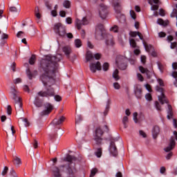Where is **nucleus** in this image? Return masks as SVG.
I'll use <instances>...</instances> for the list:
<instances>
[{
    "instance_id": "obj_1",
    "label": "nucleus",
    "mask_w": 177,
    "mask_h": 177,
    "mask_svg": "<svg viewBox=\"0 0 177 177\" xmlns=\"http://www.w3.org/2000/svg\"><path fill=\"white\" fill-rule=\"evenodd\" d=\"M62 60V55H46L39 62V68L41 71L40 81L44 86H52L55 85V77L59 73V62Z\"/></svg>"
},
{
    "instance_id": "obj_2",
    "label": "nucleus",
    "mask_w": 177,
    "mask_h": 177,
    "mask_svg": "<svg viewBox=\"0 0 177 177\" xmlns=\"http://www.w3.org/2000/svg\"><path fill=\"white\" fill-rule=\"evenodd\" d=\"M53 30L60 38H68L69 39H73V33H67L66 30V26H63L61 23H57L54 25Z\"/></svg>"
},
{
    "instance_id": "obj_3",
    "label": "nucleus",
    "mask_w": 177,
    "mask_h": 177,
    "mask_svg": "<svg viewBox=\"0 0 177 177\" xmlns=\"http://www.w3.org/2000/svg\"><path fill=\"white\" fill-rule=\"evenodd\" d=\"M11 93L12 95V99L15 102L16 111H23V103L21 102V97L19 96V91L16 90L15 86L11 87Z\"/></svg>"
},
{
    "instance_id": "obj_4",
    "label": "nucleus",
    "mask_w": 177,
    "mask_h": 177,
    "mask_svg": "<svg viewBox=\"0 0 177 177\" xmlns=\"http://www.w3.org/2000/svg\"><path fill=\"white\" fill-rule=\"evenodd\" d=\"M176 140H177V131H174L173 132V136H171L169 139L168 146L165 148V151H166V153H168L171 151V150H174V149H175V146L176 145Z\"/></svg>"
},
{
    "instance_id": "obj_5",
    "label": "nucleus",
    "mask_w": 177,
    "mask_h": 177,
    "mask_svg": "<svg viewBox=\"0 0 177 177\" xmlns=\"http://www.w3.org/2000/svg\"><path fill=\"white\" fill-rule=\"evenodd\" d=\"M114 1L115 0H111V1L113 3L117 19H118V20H120V19H123V20H125V15L121 14V10H122V8H121V4Z\"/></svg>"
},
{
    "instance_id": "obj_6",
    "label": "nucleus",
    "mask_w": 177,
    "mask_h": 177,
    "mask_svg": "<svg viewBox=\"0 0 177 177\" xmlns=\"http://www.w3.org/2000/svg\"><path fill=\"white\" fill-rule=\"evenodd\" d=\"M116 65L121 70L127 68V57L122 55H118L115 61Z\"/></svg>"
},
{
    "instance_id": "obj_7",
    "label": "nucleus",
    "mask_w": 177,
    "mask_h": 177,
    "mask_svg": "<svg viewBox=\"0 0 177 177\" xmlns=\"http://www.w3.org/2000/svg\"><path fill=\"white\" fill-rule=\"evenodd\" d=\"M102 136H103V131L98 127L96 128L94 133V140L97 145H102V140H103Z\"/></svg>"
},
{
    "instance_id": "obj_8",
    "label": "nucleus",
    "mask_w": 177,
    "mask_h": 177,
    "mask_svg": "<svg viewBox=\"0 0 177 177\" xmlns=\"http://www.w3.org/2000/svg\"><path fill=\"white\" fill-rule=\"evenodd\" d=\"M37 96H40L41 97H52L55 96V89L52 87L48 88L45 91L38 92Z\"/></svg>"
},
{
    "instance_id": "obj_9",
    "label": "nucleus",
    "mask_w": 177,
    "mask_h": 177,
    "mask_svg": "<svg viewBox=\"0 0 177 177\" xmlns=\"http://www.w3.org/2000/svg\"><path fill=\"white\" fill-rule=\"evenodd\" d=\"M106 34H104V28L103 25L100 24L95 28V38L96 39H103L106 37Z\"/></svg>"
},
{
    "instance_id": "obj_10",
    "label": "nucleus",
    "mask_w": 177,
    "mask_h": 177,
    "mask_svg": "<svg viewBox=\"0 0 177 177\" xmlns=\"http://www.w3.org/2000/svg\"><path fill=\"white\" fill-rule=\"evenodd\" d=\"M156 89L157 92L160 93V95H158V100H159L160 103H161V104L168 103V100H167L165 95H164V89L162 88H160L158 86H156Z\"/></svg>"
},
{
    "instance_id": "obj_11",
    "label": "nucleus",
    "mask_w": 177,
    "mask_h": 177,
    "mask_svg": "<svg viewBox=\"0 0 177 177\" xmlns=\"http://www.w3.org/2000/svg\"><path fill=\"white\" fill-rule=\"evenodd\" d=\"M99 16L101 19H106L109 15V10H107V6L104 4H101L98 9Z\"/></svg>"
},
{
    "instance_id": "obj_12",
    "label": "nucleus",
    "mask_w": 177,
    "mask_h": 177,
    "mask_svg": "<svg viewBox=\"0 0 177 177\" xmlns=\"http://www.w3.org/2000/svg\"><path fill=\"white\" fill-rule=\"evenodd\" d=\"M75 23L77 30H81L82 26H86V24H89V21H88L86 17H83L82 20L76 19Z\"/></svg>"
},
{
    "instance_id": "obj_13",
    "label": "nucleus",
    "mask_w": 177,
    "mask_h": 177,
    "mask_svg": "<svg viewBox=\"0 0 177 177\" xmlns=\"http://www.w3.org/2000/svg\"><path fill=\"white\" fill-rule=\"evenodd\" d=\"M89 67L91 73H96V70H97L98 71H100V70H102V65L99 62L90 64Z\"/></svg>"
},
{
    "instance_id": "obj_14",
    "label": "nucleus",
    "mask_w": 177,
    "mask_h": 177,
    "mask_svg": "<svg viewBox=\"0 0 177 177\" xmlns=\"http://www.w3.org/2000/svg\"><path fill=\"white\" fill-rule=\"evenodd\" d=\"M105 43L108 46H113L114 45V39L111 35H105Z\"/></svg>"
},
{
    "instance_id": "obj_15",
    "label": "nucleus",
    "mask_w": 177,
    "mask_h": 177,
    "mask_svg": "<svg viewBox=\"0 0 177 177\" xmlns=\"http://www.w3.org/2000/svg\"><path fill=\"white\" fill-rule=\"evenodd\" d=\"M65 120H66V117L59 116L54 119L52 122V124H53L55 127H57V125H62V124H63V122Z\"/></svg>"
},
{
    "instance_id": "obj_16",
    "label": "nucleus",
    "mask_w": 177,
    "mask_h": 177,
    "mask_svg": "<svg viewBox=\"0 0 177 177\" xmlns=\"http://www.w3.org/2000/svg\"><path fill=\"white\" fill-rule=\"evenodd\" d=\"M109 151L113 157H115L118 154V152L117 151V147H115V144L113 141L111 142Z\"/></svg>"
},
{
    "instance_id": "obj_17",
    "label": "nucleus",
    "mask_w": 177,
    "mask_h": 177,
    "mask_svg": "<svg viewBox=\"0 0 177 177\" xmlns=\"http://www.w3.org/2000/svg\"><path fill=\"white\" fill-rule=\"evenodd\" d=\"M45 110L41 112L42 115L49 114L53 110V105L50 103L45 104Z\"/></svg>"
},
{
    "instance_id": "obj_18",
    "label": "nucleus",
    "mask_w": 177,
    "mask_h": 177,
    "mask_svg": "<svg viewBox=\"0 0 177 177\" xmlns=\"http://www.w3.org/2000/svg\"><path fill=\"white\" fill-rule=\"evenodd\" d=\"M26 75L30 80H32V78H35L37 75H38V71L35 70V71H31L30 68H28L26 70Z\"/></svg>"
},
{
    "instance_id": "obj_19",
    "label": "nucleus",
    "mask_w": 177,
    "mask_h": 177,
    "mask_svg": "<svg viewBox=\"0 0 177 177\" xmlns=\"http://www.w3.org/2000/svg\"><path fill=\"white\" fill-rule=\"evenodd\" d=\"M62 52H64V53L66 56V57L70 58V55H71V53L73 51H72L71 47H70V46H65L62 47Z\"/></svg>"
},
{
    "instance_id": "obj_20",
    "label": "nucleus",
    "mask_w": 177,
    "mask_h": 177,
    "mask_svg": "<svg viewBox=\"0 0 177 177\" xmlns=\"http://www.w3.org/2000/svg\"><path fill=\"white\" fill-rule=\"evenodd\" d=\"M13 164L17 168L21 165V159L19 156H13Z\"/></svg>"
},
{
    "instance_id": "obj_21",
    "label": "nucleus",
    "mask_w": 177,
    "mask_h": 177,
    "mask_svg": "<svg viewBox=\"0 0 177 177\" xmlns=\"http://www.w3.org/2000/svg\"><path fill=\"white\" fill-rule=\"evenodd\" d=\"M158 133H160V127H158V126L153 127L152 129V135L153 139L157 138V136H158Z\"/></svg>"
},
{
    "instance_id": "obj_22",
    "label": "nucleus",
    "mask_w": 177,
    "mask_h": 177,
    "mask_svg": "<svg viewBox=\"0 0 177 177\" xmlns=\"http://www.w3.org/2000/svg\"><path fill=\"white\" fill-rule=\"evenodd\" d=\"M135 95L137 99H142V88L139 86H137L135 89Z\"/></svg>"
},
{
    "instance_id": "obj_23",
    "label": "nucleus",
    "mask_w": 177,
    "mask_h": 177,
    "mask_svg": "<svg viewBox=\"0 0 177 177\" xmlns=\"http://www.w3.org/2000/svg\"><path fill=\"white\" fill-rule=\"evenodd\" d=\"M129 35H131L133 38H135L137 35L139 37L141 41H143V35L140 32H129Z\"/></svg>"
},
{
    "instance_id": "obj_24",
    "label": "nucleus",
    "mask_w": 177,
    "mask_h": 177,
    "mask_svg": "<svg viewBox=\"0 0 177 177\" xmlns=\"http://www.w3.org/2000/svg\"><path fill=\"white\" fill-rule=\"evenodd\" d=\"M65 161L71 164L72 162H74V161H77V158L73 156L68 155L65 158Z\"/></svg>"
},
{
    "instance_id": "obj_25",
    "label": "nucleus",
    "mask_w": 177,
    "mask_h": 177,
    "mask_svg": "<svg viewBox=\"0 0 177 177\" xmlns=\"http://www.w3.org/2000/svg\"><path fill=\"white\" fill-rule=\"evenodd\" d=\"M53 174L54 175V177H62V174H60V169L57 167H55L53 169Z\"/></svg>"
},
{
    "instance_id": "obj_26",
    "label": "nucleus",
    "mask_w": 177,
    "mask_h": 177,
    "mask_svg": "<svg viewBox=\"0 0 177 177\" xmlns=\"http://www.w3.org/2000/svg\"><path fill=\"white\" fill-rule=\"evenodd\" d=\"M168 110H167V118L168 120H171L172 116L174 115V113L172 112V106L168 104Z\"/></svg>"
},
{
    "instance_id": "obj_27",
    "label": "nucleus",
    "mask_w": 177,
    "mask_h": 177,
    "mask_svg": "<svg viewBox=\"0 0 177 177\" xmlns=\"http://www.w3.org/2000/svg\"><path fill=\"white\" fill-rule=\"evenodd\" d=\"M68 177H75L74 175H75V172H77V169H75V168L69 167L68 169Z\"/></svg>"
},
{
    "instance_id": "obj_28",
    "label": "nucleus",
    "mask_w": 177,
    "mask_h": 177,
    "mask_svg": "<svg viewBox=\"0 0 177 177\" xmlns=\"http://www.w3.org/2000/svg\"><path fill=\"white\" fill-rule=\"evenodd\" d=\"M34 104L36 107H41L42 106V102L39 100V97L36 96L34 101Z\"/></svg>"
},
{
    "instance_id": "obj_29",
    "label": "nucleus",
    "mask_w": 177,
    "mask_h": 177,
    "mask_svg": "<svg viewBox=\"0 0 177 177\" xmlns=\"http://www.w3.org/2000/svg\"><path fill=\"white\" fill-rule=\"evenodd\" d=\"M93 59V54H92V52L87 51L86 54V62H91Z\"/></svg>"
},
{
    "instance_id": "obj_30",
    "label": "nucleus",
    "mask_w": 177,
    "mask_h": 177,
    "mask_svg": "<svg viewBox=\"0 0 177 177\" xmlns=\"http://www.w3.org/2000/svg\"><path fill=\"white\" fill-rule=\"evenodd\" d=\"M144 46H145L146 51L149 52V53H150V52H151L152 50H154V47H153V46L149 45L146 43H144Z\"/></svg>"
},
{
    "instance_id": "obj_31",
    "label": "nucleus",
    "mask_w": 177,
    "mask_h": 177,
    "mask_svg": "<svg viewBox=\"0 0 177 177\" xmlns=\"http://www.w3.org/2000/svg\"><path fill=\"white\" fill-rule=\"evenodd\" d=\"M9 10L13 13H20V10H21V8L19 6V8L17 9V8L15 6H11L9 8Z\"/></svg>"
},
{
    "instance_id": "obj_32",
    "label": "nucleus",
    "mask_w": 177,
    "mask_h": 177,
    "mask_svg": "<svg viewBox=\"0 0 177 177\" xmlns=\"http://www.w3.org/2000/svg\"><path fill=\"white\" fill-rule=\"evenodd\" d=\"M139 70L142 74H147V75H149V74H150V71H148L147 68H145L143 66H140Z\"/></svg>"
},
{
    "instance_id": "obj_33",
    "label": "nucleus",
    "mask_w": 177,
    "mask_h": 177,
    "mask_svg": "<svg viewBox=\"0 0 177 177\" xmlns=\"http://www.w3.org/2000/svg\"><path fill=\"white\" fill-rule=\"evenodd\" d=\"M75 48H81V46H82V41H81V39H75Z\"/></svg>"
},
{
    "instance_id": "obj_34",
    "label": "nucleus",
    "mask_w": 177,
    "mask_h": 177,
    "mask_svg": "<svg viewBox=\"0 0 177 177\" xmlns=\"http://www.w3.org/2000/svg\"><path fill=\"white\" fill-rule=\"evenodd\" d=\"M118 70L116 69L113 71V78H114V80L115 81H118V80H120V76L118 75Z\"/></svg>"
},
{
    "instance_id": "obj_35",
    "label": "nucleus",
    "mask_w": 177,
    "mask_h": 177,
    "mask_svg": "<svg viewBox=\"0 0 177 177\" xmlns=\"http://www.w3.org/2000/svg\"><path fill=\"white\" fill-rule=\"evenodd\" d=\"M63 6L66 9H70V7L71 6V2H70L68 0H65L63 3Z\"/></svg>"
},
{
    "instance_id": "obj_36",
    "label": "nucleus",
    "mask_w": 177,
    "mask_h": 177,
    "mask_svg": "<svg viewBox=\"0 0 177 177\" xmlns=\"http://www.w3.org/2000/svg\"><path fill=\"white\" fill-rule=\"evenodd\" d=\"M37 60V57H35V55H32L30 58L29 59V64H35V61Z\"/></svg>"
},
{
    "instance_id": "obj_37",
    "label": "nucleus",
    "mask_w": 177,
    "mask_h": 177,
    "mask_svg": "<svg viewBox=\"0 0 177 177\" xmlns=\"http://www.w3.org/2000/svg\"><path fill=\"white\" fill-rule=\"evenodd\" d=\"M158 24H160V26H167L168 25V21H164L161 19H158L157 21Z\"/></svg>"
},
{
    "instance_id": "obj_38",
    "label": "nucleus",
    "mask_w": 177,
    "mask_h": 177,
    "mask_svg": "<svg viewBox=\"0 0 177 177\" xmlns=\"http://www.w3.org/2000/svg\"><path fill=\"white\" fill-rule=\"evenodd\" d=\"M129 44H130V46H131V48H136V41H135L134 39H129Z\"/></svg>"
},
{
    "instance_id": "obj_39",
    "label": "nucleus",
    "mask_w": 177,
    "mask_h": 177,
    "mask_svg": "<svg viewBox=\"0 0 177 177\" xmlns=\"http://www.w3.org/2000/svg\"><path fill=\"white\" fill-rule=\"evenodd\" d=\"M128 122V116H124L122 118V124L124 125V128H128V125L127 123Z\"/></svg>"
},
{
    "instance_id": "obj_40",
    "label": "nucleus",
    "mask_w": 177,
    "mask_h": 177,
    "mask_svg": "<svg viewBox=\"0 0 177 177\" xmlns=\"http://www.w3.org/2000/svg\"><path fill=\"white\" fill-rule=\"evenodd\" d=\"M95 156L98 158H100V157H102V149L101 148H98L97 149V151H95Z\"/></svg>"
},
{
    "instance_id": "obj_41",
    "label": "nucleus",
    "mask_w": 177,
    "mask_h": 177,
    "mask_svg": "<svg viewBox=\"0 0 177 177\" xmlns=\"http://www.w3.org/2000/svg\"><path fill=\"white\" fill-rule=\"evenodd\" d=\"M148 3H149V5L153 6V3L158 5V3H160V0H148Z\"/></svg>"
},
{
    "instance_id": "obj_42",
    "label": "nucleus",
    "mask_w": 177,
    "mask_h": 177,
    "mask_svg": "<svg viewBox=\"0 0 177 177\" xmlns=\"http://www.w3.org/2000/svg\"><path fill=\"white\" fill-rule=\"evenodd\" d=\"M96 174H97V169H96V168L93 169L91 171L90 177L95 176V175H96Z\"/></svg>"
},
{
    "instance_id": "obj_43",
    "label": "nucleus",
    "mask_w": 177,
    "mask_h": 177,
    "mask_svg": "<svg viewBox=\"0 0 177 177\" xmlns=\"http://www.w3.org/2000/svg\"><path fill=\"white\" fill-rule=\"evenodd\" d=\"M9 171V168L8 167H5L1 172V175L3 176H5L8 174V171Z\"/></svg>"
},
{
    "instance_id": "obj_44",
    "label": "nucleus",
    "mask_w": 177,
    "mask_h": 177,
    "mask_svg": "<svg viewBox=\"0 0 177 177\" xmlns=\"http://www.w3.org/2000/svg\"><path fill=\"white\" fill-rule=\"evenodd\" d=\"M113 32H118V26L117 25L113 26L110 29Z\"/></svg>"
},
{
    "instance_id": "obj_45",
    "label": "nucleus",
    "mask_w": 177,
    "mask_h": 177,
    "mask_svg": "<svg viewBox=\"0 0 177 177\" xmlns=\"http://www.w3.org/2000/svg\"><path fill=\"white\" fill-rule=\"evenodd\" d=\"M81 121H82V116H81L80 115H77L75 118L76 124H78V122H81Z\"/></svg>"
},
{
    "instance_id": "obj_46",
    "label": "nucleus",
    "mask_w": 177,
    "mask_h": 177,
    "mask_svg": "<svg viewBox=\"0 0 177 177\" xmlns=\"http://www.w3.org/2000/svg\"><path fill=\"white\" fill-rule=\"evenodd\" d=\"M155 106L158 111H161V106L160 105V103L158 102H155Z\"/></svg>"
},
{
    "instance_id": "obj_47",
    "label": "nucleus",
    "mask_w": 177,
    "mask_h": 177,
    "mask_svg": "<svg viewBox=\"0 0 177 177\" xmlns=\"http://www.w3.org/2000/svg\"><path fill=\"white\" fill-rule=\"evenodd\" d=\"M109 63L107 62H105L102 66V68L104 71H107V70H109Z\"/></svg>"
},
{
    "instance_id": "obj_48",
    "label": "nucleus",
    "mask_w": 177,
    "mask_h": 177,
    "mask_svg": "<svg viewBox=\"0 0 177 177\" xmlns=\"http://www.w3.org/2000/svg\"><path fill=\"white\" fill-rule=\"evenodd\" d=\"M130 15H131V17H132L133 19V20L136 19V13H135V11L131 10H130Z\"/></svg>"
},
{
    "instance_id": "obj_49",
    "label": "nucleus",
    "mask_w": 177,
    "mask_h": 177,
    "mask_svg": "<svg viewBox=\"0 0 177 177\" xmlns=\"http://www.w3.org/2000/svg\"><path fill=\"white\" fill-rule=\"evenodd\" d=\"M6 111L8 115L12 114V106L10 105H8Z\"/></svg>"
},
{
    "instance_id": "obj_50",
    "label": "nucleus",
    "mask_w": 177,
    "mask_h": 177,
    "mask_svg": "<svg viewBox=\"0 0 177 177\" xmlns=\"http://www.w3.org/2000/svg\"><path fill=\"white\" fill-rule=\"evenodd\" d=\"M159 38H165L167 37V34L164 32H160L158 33Z\"/></svg>"
},
{
    "instance_id": "obj_51",
    "label": "nucleus",
    "mask_w": 177,
    "mask_h": 177,
    "mask_svg": "<svg viewBox=\"0 0 177 177\" xmlns=\"http://www.w3.org/2000/svg\"><path fill=\"white\" fill-rule=\"evenodd\" d=\"M113 87L115 89H120L121 88V86L118 82L113 83Z\"/></svg>"
},
{
    "instance_id": "obj_52",
    "label": "nucleus",
    "mask_w": 177,
    "mask_h": 177,
    "mask_svg": "<svg viewBox=\"0 0 177 177\" xmlns=\"http://www.w3.org/2000/svg\"><path fill=\"white\" fill-rule=\"evenodd\" d=\"M93 57L96 59V60H99L100 59V57H102V55L100 53H96L93 55Z\"/></svg>"
},
{
    "instance_id": "obj_53",
    "label": "nucleus",
    "mask_w": 177,
    "mask_h": 177,
    "mask_svg": "<svg viewBox=\"0 0 177 177\" xmlns=\"http://www.w3.org/2000/svg\"><path fill=\"white\" fill-rule=\"evenodd\" d=\"M167 42H172V41H174V36H172V35L167 36Z\"/></svg>"
},
{
    "instance_id": "obj_54",
    "label": "nucleus",
    "mask_w": 177,
    "mask_h": 177,
    "mask_svg": "<svg viewBox=\"0 0 177 177\" xmlns=\"http://www.w3.org/2000/svg\"><path fill=\"white\" fill-rule=\"evenodd\" d=\"M133 121H134V122H136V123H138V113H134L133 114Z\"/></svg>"
},
{
    "instance_id": "obj_55",
    "label": "nucleus",
    "mask_w": 177,
    "mask_h": 177,
    "mask_svg": "<svg viewBox=\"0 0 177 177\" xmlns=\"http://www.w3.org/2000/svg\"><path fill=\"white\" fill-rule=\"evenodd\" d=\"M176 46H177L176 41L171 43V46H170L171 49H175V48H176Z\"/></svg>"
},
{
    "instance_id": "obj_56",
    "label": "nucleus",
    "mask_w": 177,
    "mask_h": 177,
    "mask_svg": "<svg viewBox=\"0 0 177 177\" xmlns=\"http://www.w3.org/2000/svg\"><path fill=\"white\" fill-rule=\"evenodd\" d=\"M137 77H138L139 81H140L141 82H142V81H144V78H143V76L142 75V74L138 73Z\"/></svg>"
},
{
    "instance_id": "obj_57",
    "label": "nucleus",
    "mask_w": 177,
    "mask_h": 177,
    "mask_svg": "<svg viewBox=\"0 0 177 177\" xmlns=\"http://www.w3.org/2000/svg\"><path fill=\"white\" fill-rule=\"evenodd\" d=\"M21 78L18 77L15 80H14V84H20L21 82Z\"/></svg>"
},
{
    "instance_id": "obj_58",
    "label": "nucleus",
    "mask_w": 177,
    "mask_h": 177,
    "mask_svg": "<svg viewBox=\"0 0 177 177\" xmlns=\"http://www.w3.org/2000/svg\"><path fill=\"white\" fill-rule=\"evenodd\" d=\"M9 38V35L6 33H3L1 35V39H8Z\"/></svg>"
},
{
    "instance_id": "obj_59",
    "label": "nucleus",
    "mask_w": 177,
    "mask_h": 177,
    "mask_svg": "<svg viewBox=\"0 0 177 177\" xmlns=\"http://www.w3.org/2000/svg\"><path fill=\"white\" fill-rule=\"evenodd\" d=\"M145 99L149 101L151 100V94L147 93V95H145Z\"/></svg>"
},
{
    "instance_id": "obj_60",
    "label": "nucleus",
    "mask_w": 177,
    "mask_h": 177,
    "mask_svg": "<svg viewBox=\"0 0 177 177\" xmlns=\"http://www.w3.org/2000/svg\"><path fill=\"white\" fill-rule=\"evenodd\" d=\"M10 175L13 177H17V174H16V171L14 169L10 170Z\"/></svg>"
},
{
    "instance_id": "obj_61",
    "label": "nucleus",
    "mask_w": 177,
    "mask_h": 177,
    "mask_svg": "<svg viewBox=\"0 0 177 177\" xmlns=\"http://www.w3.org/2000/svg\"><path fill=\"white\" fill-rule=\"evenodd\" d=\"M151 10H158V5H153L151 7Z\"/></svg>"
},
{
    "instance_id": "obj_62",
    "label": "nucleus",
    "mask_w": 177,
    "mask_h": 177,
    "mask_svg": "<svg viewBox=\"0 0 177 177\" xmlns=\"http://www.w3.org/2000/svg\"><path fill=\"white\" fill-rule=\"evenodd\" d=\"M54 97L56 102H61L62 100V97H60V95H55Z\"/></svg>"
},
{
    "instance_id": "obj_63",
    "label": "nucleus",
    "mask_w": 177,
    "mask_h": 177,
    "mask_svg": "<svg viewBox=\"0 0 177 177\" xmlns=\"http://www.w3.org/2000/svg\"><path fill=\"white\" fill-rule=\"evenodd\" d=\"M141 62L143 64L146 63V56L145 55L141 56Z\"/></svg>"
},
{
    "instance_id": "obj_64",
    "label": "nucleus",
    "mask_w": 177,
    "mask_h": 177,
    "mask_svg": "<svg viewBox=\"0 0 177 177\" xmlns=\"http://www.w3.org/2000/svg\"><path fill=\"white\" fill-rule=\"evenodd\" d=\"M172 68H173V70H177V63L176 62H174L172 64Z\"/></svg>"
}]
</instances>
